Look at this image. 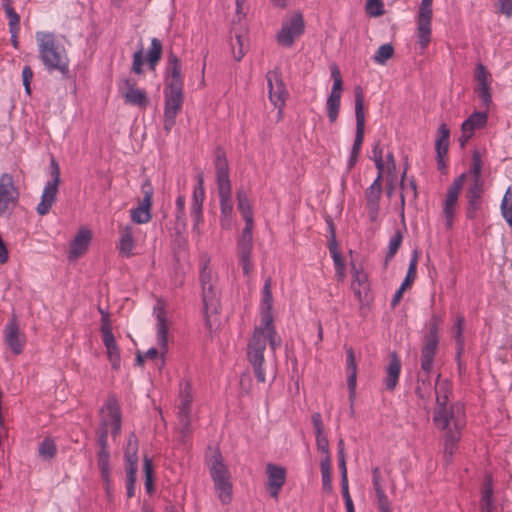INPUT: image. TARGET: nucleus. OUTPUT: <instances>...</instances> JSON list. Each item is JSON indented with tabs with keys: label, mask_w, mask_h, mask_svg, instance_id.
Wrapping results in <instances>:
<instances>
[{
	"label": "nucleus",
	"mask_w": 512,
	"mask_h": 512,
	"mask_svg": "<svg viewBox=\"0 0 512 512\" xmlns=\"http://www.w3.org/2000/svg\"><path fill=\"white\" fill-rule=\"evenodd\" d=\"M271 284L272 280L269 277L265 280L262 289L260 325L255 327L253 335L247 344V359L252 366L257 381L260 383L266 382L267 363L264 352L266 351L267 343L269 344L270 353L273 358L276 349L279 348L282 343L273 325Z\"/></svg>",
	"instance_id": "1"
},
{
	"label": "nucleus",
	"mask_w": 512,
	"mask_h": 512,
	"mask_svg": "<svg viewBox=\"0 0 512 512\" xmlns=\"http://www.w3.org/2000/svg\"><path fill=\"white\" fill-rule=\"evenodd\" d=\"M433 423L443 431L444 457L449 461L458 449L462 431L466 426V414L463 404L455 402L449 408L434 409Z\"/></svg>",
	"instance_id": "2"
},
{
	"label": "nucleus",
	"mask_w": 512,
	"mask_h": 512,
	"mask_svg": "<svg viewBox=\"0 0 512 512\" xmlns=\"http://www.w3.org/2000/svg\"><path fill=\"white\" fill-rule=\"evenodd\" d=\"M39 57L49 71H59L65 75L69 71V59L65 48L51 32L38 31L35 34Z\"/></svg>",
	"instance_id": "3"
},
{
	"label": "nucleus",
	"mask_w": 512,
	"mask_h": 512,
	"mask_svg": "<svg viewBox=\"0 0 512 512\" xmlns=\"http://www.w3.org/2000/svg\"><path fill=\"white\" fill-rule=\"evenodd\" d=\"M101 423L97 430L98 451L109 452L108 449V430L111 429L113 437H116L121 431V411L119 402L115 396H109L103 408L101 409Z\"/></svg>",
	"instance_id": "4"
},
{
	"label": "nucleus",
	"mask_w": 512,
	"mask_h": 512,
	"mask_svg": "<svg viewBox=\"0 0 512 512\" xmlns=\"http://www.w3.org/2000/svg\"><path fill=\"white\" fill-rule=\"evenodd\" d=\"M216 182L219 194L221 216L224 219L232 216V187L229 178V165L225 153L218 150L215 158Z\"/></svg>",
	"instance_id": "5"
},
{
	"label": "nucleus",
	"mask_w": 512,
	"mask_h": 512,
	"mask_svg": "<svg viewBox=\"0 0 512 512\" xmlns=\"http://www.w3.org/2000/svg\"><path fill=\"white\" fill-rule=\"evenodd\" d=\"M209 259H203L200 269V282L202 286V297L206 324L210 327V317L218 313L220 306L217 289L215 286L217 277L208 267Z\"/></svg>",
	"instance_id": "6"
},
{
	"label": "nucleus",
	"mask_w": 512,
	"mask_h": 512,
	"mask_svg": "<svg viewBox=\"0 0 512 512\" xmlns=\"http://www.w3.org/2000/svg\"><path fill=\"white\" fill-rule=\"evenodd\" d=\"M194 396L189 382H181L176 404L180 433L185 438L191 432V412Z\"/></svg>",
	"instance_id": "7"
},
{
	"label": "nucleus",
	"mask_w": 512,
	"mask_h": 512,
	"mask_svg": "<svg viewBox=\"0 0 512 512\" xmlns=\"http://www.w3.org/2000/svg\"><path fill=\"white\" fill-rule=\"evenodd\" d=\"M355 118H356V134L354 143L351 148L350 156L347 161L348 169H352L358 161L361 147L364 140L365 131V113L364 99L360 88L355 90Z\"/></svg>",
	"instance_id": "8"
},
{
	"label": "nucleus",
	"mask_w": 512,
	"mask_h": 512,
	"mask_svg": "<svg viewBox=\"0 0 512 512\" xmlns=\"http://www.w3.org/2000/svg\"><path fill=\"white\" fill-rule=\"evenodd\" d=\"M432 3L433 0H422L419 7L416 36L420 53H424L431 41Z\"/></svg>",
	"instance_id": "9"
},
{
	"label": "nucleus",
	"mask_w": 512,
	"mask_h": 512,
	"mask_svg": "<svg viewBox=\"0 0 512 512\" xmlns=\"http://www.w3.org/2000/svg\"><path fill=\"white\" fill-rule=\"evenodd\" d=\"M183 88H164V129L169 132L176 123V117L182 109Z\"/></svg>",
	"instance_id": "10"
},
{
	"label": "nucleus",
	"mask_w": 512,
	"mask_h": 512,
	"mask_svg": "<svg viewBox=\"0 0 512 512\" xmlns=\"http://www.w3.org/2000/svg\"><path fill=\"white\" fill-rule=\"evenodd\" d=\"M51 179L45 184L41 200L37 205V213L41 216L46 215L56 200L58 184L60 181V169L57 162L52 158L50 163Z\"/></svg>",
	"instance_id": "11"
},
{
	"label": "nucleus",
	"mask_w": 512,
	"mask_h": 512,
	"mask_svg": "<svg viewBox=\"0 0 512 512\" xmlns=\"http://www.w3.org/2000/svg\"><path fill=\"white\" fill-rule=\"evenodd\" d=\"M304 20L301 14H293L285 18L277 34V42L284 47H291L296 38L304 32Z\"/></svg>",
	"instance_id": "12"
},
{
	"label": "nucleus",
	"mask_w": 512,
	"mask_h": 512,
	"mask_svg": "<svg viewBox=\"0 0 512 512\" xmlns=\"http://www.w3.org/2000/svg\"><path fill=\"white\" fill-rule=\"evenodd\" d=\"M156 320H157V348H150L145 353V358L155 359L158 354H161L162 358L168 351V330L170 323L166 318V313L163 308H155ZM162 362L164 360L162 359Z\"/></svg>",
	"instance_id": "13"
},
{
	"label": "nucleus",
	"mask_w": 512,
	"mask_h": 512,
	"mask_svg": "<svg viewBox=\"0 0 512 512\" xmlns=\"http://www.w3.org/2000/svg\"><path fill=\"white\" fill-rule=\"evenodd\" d=\"M19 192L14 184L13 177L8 173L0 176V216L10 214L17 204Z\"/></svg>",
	"instance_id": "14"
},
{
	"label": "nucleus",
	"mask_w": 512,
	"mask_h": 512,
	"mask_svg": "<svg viewBox=\"0 0 512 512\" xmlns=\"http://www.w3.org/2000/svg\"><path fill=\"white\" fill-rule=\"evenodd\" d=\"M331 77L333 79V85L326 101V107L328 119L331 123H334L337 120L339 114L341 95L343 90L341 73L336 65L331 67Z\"/></svg>",
	"instance_id": "15"
},
{
	"label": "nucleus",
	"mask_w": 512,
	"mask_h": 512,
	"mask_svg": "<svg viewBox=\"0 0 512 512\" xmlns=\"http://www.w3.org/2000/svg\"><path fill=\"white\" fill-rule=\"evenodd\" d=\"M266 78L269 88V99L274 107L279 109V114H281L287 96L281 74L277 70H272L267 73Z\"/></svg>",
	"instance_id": "16"
},
{
	"label": "nucleus",
	"mask_w": 512,
	"mask_h": 512,
	"mask_svg": "<svg viewBox=\"0 0 512 512\" xmlns=\"http://www.w3.org/2000/svg\"><path fill=\"white\" fill-rule=\"evenodd\" d=\"M488 113L486 111L473 112L461 125V135L458 139L462 148L474 136L475 132L486 127Z\"/></svg>",
	"instance_id": "17"
},
{
	"label": "nucleus",
	"mask_w": 512,
	"mask_h": 512,
	"mask_svg": "<svg viewBox=\"0 0 512 512\" xmlns=\"http://www.w3.org/2000/svg\"><path fill=\"white\" fill-rule=\"evenodd\" d=\"M205 198L203 175L197 176V185L193 189L190 215L193 220V230L198 231L203 220V202Z\"/></svg>",
	"instance_id": "18"
},
{
	"label": "nucleus",
	"mask_w": 512,
	"mask_h": 512,
	"mask_svg": "<svg viewBox=\"0 0 512 512\" xmlns=\"http://www.w3.org/2000/svg\"><path fill=\"white\" fill-rule=\"evenodd\" d=\"M4 339L7 347L15 354L22 353L25 346V336L20 331L19 324L15 318L10 319L4 327Z\"/></svg>",
	"instance_id": "19"
},
{
	"label": "nucleus",
	"mask_w": 512,
	"mask_h": 512,
	"mask_svg": "<svg viewBox=\"0 0 512 512\" xmlns=\"http://www.w3.org/2000/svg\"><path fill=\"white\" fill-rule=\"evenodd\" d=\"M475 78L477 80L475 91L478 94V97L480 98L483 106L489 107L492 103L491 74L481 63L477 64L476 66Z\"/></svg>",
	"instance_id": "20"
},
{
	"label": "nucleus",
	"mask_w": 512,
	"mask_h": 512,
	"mask_svg": "<svg viewBox=\"0 0 512 512\" xmlns=\"http://www.w3.org/2000/svg\"><path fill=\"white\" fill-rule=\"evenodd\" d=\"M267 488L271 497L277 499L286 481V469L282 466L268 463L266 465Z\"/></svg>",
	"instance_id": "21"
},
{
	"label": "nucleus",
	"mask_w": 512,
	"mask_h": 512,
	"mask_svg": "<svg viewBox=\"0 0 512 512\" xmlns=\"http://www.w3.org/2000/svg\"><path fill=\"white\" fill-rule=\"evenodd\" d=\"M182 64L179 58L170 52L166 67V86L169 88H183Z\"/></svg>",
	"instance_id": "22"
},
{
	"label": "nucleus",
	"mask_w": 512,
	"mask_h": 512,
	"mask_svg": "<svg viewBox=\"0 0 512 512\" xmlns=\"http://www.w3.org/2000/svg\"><path fill=\"white\" fill-rule=\"evenodd\" d=\"M484 182H471L467 192V210L466 216L469 219L476 217L477 211L481 208V196L483 194Z\"/></svg>",
	"instance_id": "23"
},
{
	"label": "nucleus",
	"mask_w": 512,
	"mask_h": 512,
	"mask_svg": "<svg viewBox=\"0 0 512 512\" xmlns=\"http://www.w3.org/2000/svg\"><path fill=\"white\" fill-rule=\"evenodd\" d=\"M400 372L401 361L396 352H392L389 363L385 368V377L383 379L384 386L388 391H393L396 388Z\"/></svg>",
	"instance_id": "24"
},
{
	"label": "nucleus",
	"mask_w": 512,
	"mask_h": 512,
	"mask_svg": "<svg viewBox=\"0 0 512 512\" xmlns=\"http://www.w3.org/2000/svg\"><path fill=\"white\" fill-rule=\"evenodd\" d=\"M91 238L92 234L90 230L81 228L70 243L68 258L70 260H75L84 254L88 249Z\"/></svg>",
	"instance_id": "25"
},
{
	"label": "nucleus",
	"mask_w": 512,
	"mask_h": 512,
	"mask_svg": "<svg viewBox=\"0 0 512 512\" xmlns=\"http://www.w3.org/2000/svg\"><path fill=\"white\" fill-rule=\"evenodd\" d=\"M353 281L351 288L355 297L360 303H364L369 291L368 277L365 272L358 269L356 266L352 267Z\"/></svg>",
	"instance_id": "26"
},
{
	"label": "nucleus",
	"mask_w": 512,
	"mask_h": 512,
	"mask_svg": "<svg viewBox=\"0 0 512 512\" xmlns=\"http://www.w3.org/2000/svg\"><path fill=\"white\" fill-rule=\"evenodd\" d=\"M134 232L135 228L131 225L124 226L120 229L118 250L122 257L130 258L134 255Z\"/></svg>",
	"instance_id": "27"
},
{
	"label": "nucleus",
	"mask_w": 512,
	"mask_h": 512,
	"mask_svg": "<svg viewBox=\"0 0 512 512\" xmlns=\"http://www.w3.org/2000/svg\"><path fill=\"white\" fill-rule=\"evenodd\" d=\"M208 465L213 481L230 478L227 466L224 464L220 452L215 449L208 457Z\"/></svg>",
	"instance_id": "28"
},
{
	"label": "nucleus",
	"mask_w": 512,
	"mask_h": 512,
	"mask_svg": "<svg viewBox=\"0 0 512 512\" xmlns=\"http://www.w3.org/2000/svg\"><path fill=\"white\" fill-rule=\"evenodd\" d=\"M438 344L424 342L421 350V371L429 377L434 364Z\"/></svg>",
	"instance_id": "29"
},
{
	"label": "nucleus",
	"mask_w": 512,
	"mask_h": 512,
	"mask_svg": "<svg viewBox=\"0 0 512 512\" xmlns=\"http://www.w3.org/2000/svg\"><path fill=\"white\" fill-rule=\"evenodd\" d=\"M346 368L348 371L347 385L350 392V398L355 394L356 378H357V363L352 348L346 350Z\"/></svg>",
	"instance_id": "30"
},
{
	"label": "nucleus",
	"mask_w": 512,
	"mask_h": 512,
	"mask_svg": "<svg viewBox=\"0 0 512 512\" xmlns=\"http://www.w3.org/2000/svg\"><path fill=\"white\" fill-rule=\"evenodd\" d=\"M128 85L127 91L124 93V98L126 103L145 107L148 104V98L144 90L136 88L133 84H130L129 81H126Z\"/></svg>",
	"instance_id": "31"
},
{
	"label": "nucleus",
	"mask_w": 512,
	"mask_h": 512,
	"mask_svg": "<svg viewBox=\"0 0 512 512\" xmlns=\"http://www.w3.org/2000/svg\"><path fill=\"white\" fill-rule=\"evenodd\" d=\"M466 179V173H462L460 176L455 178L452 184L448 187L447 193L443 204L457 206L460 192L463 188L464 181Z\"/></svg>",
	"instance_id": "32"
},
{
	"label": "nucleus",
	"mask_w": 512,
	"mask_h": 512,
	"mask_svg": "<svg viewBox=\"0 0 512 512\" xmlns=\"http://www.w3.org/2000/svg\"><path fill=\"white\" fill-rule=\"evenodd\" d=\"M124 457L127 467H138V440L134 433L128 437Z\"/></svg>",
	"instance_id": "33"
},
{
	"label": "nucleus",
	"mask_w": 512,
	"mask_h": 512,
	"mask_svg": "<svg viewBox=\"0 0 512 512\" xmlns=\"http://www.w3.org/2000/svg\"><path fill=\"white\" fill-rule=\"evenodd\" d=\"M229 479L213 481L218 498L224 505L229 504L232 500V484Z\"/></svg>",
	"instance_id": "34"
},
{
	"label": "nucleus",
	"mask_w": 512,
	"mask_h": 512,
	"mask_svg": "<svg viewBox=\"0 0 512 512\" xmlns=\"http://www.w3.org/2000/svg\"><path fill=\"white\" fill-rule=\"evenodd\" d=\"M237 197V208L241 213L244 221H254L252 207L249 201V198L246 192L242 189L238 190L236 193Z\"/></svg>",
	"instance_id": "35"
},
{
	"label": "nucleus",
	"mask_w": 512,
	"mask_h": 512,
	"mask_svg": "<svg viewBox=\"0 0 512 512\" xmlns=\"http://www.w3.org/2000/svg\"><path fill=\"white\" fill-rule=\"evenodd\" d=\"M162 56V43L157 38L151 39V46L147 52V63L151 70H155V67Z\"/></svg>",
	"instance_id": "36"
},
{
	"label": "nucleus",
	"mask_w": 512,
	"mask_h": 512,
	"mask_svg": "<svg viewBox=\"0 0 512 512\" xmlns=\"http://www.w3.org/2000/svg\"><path fill=\"white\" fill-rule=\"evenodd\" d=\"M97 463L100 470L101 478L104 484H108L110 481V452L98 451L97 452Z\"/></svg>",
	"instance_id": "37"
},
{
	"label": "nucleus",
	"mask_w": 512,
	"mask_h": 512,
	"mask_svg": "<svg viewBox=\"0 0 512 512\" xmlns=\"http://www.w3.org/2000/svg\"><path fill=\"white\" fill-rule=\"evenodd\" d=\"M482 167L483 162L481 154L478 150H474L472 153L471 165L469 169V173L471 175V182H484L481 175Z\"/></svg>",
	"instance_id": "38"
},
{
	"label": "nucleus",
	"mask_w": 512,
	"mask_h": 512,
	"mask_svg": "<svg viewBox=\"0 0 512 512\" xmlns=\"http://www.w3.org/2000/svg\"><path fill=\"white\" fill-rule=\"evenodd\" d=\"M481 508L482 512H493L494 510L493 487L490 477H487L485 481V486L481 497Z\"/></svg>",
	"instance_id": "39"
},
{
	"label": "nucleus",
	"mask_w": 512,
	"mask_h": 512,
	"mask_svg": "<svg viewBox=\"0 0 512 512\" xmlns=\"http://www.w3.org/2000/svg\"><path fill=\"white\" fill-rule=\"evenodd\" d=\"M381 194L366 192V208L371 222L377 220Z\"/></svg>",
	"instance_id": "40"
},
{
	"label": "nucleus",
	"mask_w": 512,
	"mask_h": 512,
	"mask_svg": "<svg viewBox=\"0 0 512 512\" xmlns=\"http://www.w3.org/2000/svg\"><path fill=\"white\" fill-rule=\"evenodd\" d=\"M436 406L435 409L449 408V386L447 382H439L435 386Z\"/></svg>",
	"instance_id": "41"
},
{
	"label": "nucleus",
	"mask_w": 512,
	"mask_h": 512,
	"mask_svg": "<svg viewBox=\"0 0 512 512\" xmlns=\"http://www.w3.org/2000/svg\"><path fill=\"white\" fill-rule=\"evenodd\" d=\"M442 322V319L438 315H433L429 321V331L424 337V342L428 343H439V327Z\"/></svg>",
	"instance_id": "42"
},
{
	"label": "nucleus",
	"mask_w": 512,
	"mask_h": 512,
	"mask_svg": "<svg viewBox=\"0 0 512 512\" xmlns=\"http://www.w3.org/2000/svg\"><path fill=\"white\" fill-rule=\"evenodd\" d=\"M39 456L44 460H51L57 453V447L53 439L45 438L39 445Z\"/></svg>",
	"instance_id": "43"
},
{
	"label": "nucleus",
	"mask_w": 512,
	"mask_h": 512,
	"mask_svg": "<svg viewBox=\"0 0 512 512\" xmlns=\"http://www.w3.org/2000/svg\"><path fill=\"white\" fill-rule=\"evenodd\" d=\"M394 55V48L391 44L381 45L373 55V61L379 65H384Z\"/></svg>",
	"instance_id": "44"
},
{
	"label": "nucleus",
	"mask_w": 512,
	"mask_h": 512,
	"mask_svg": "<svg viewBox=\"0 0 512 512\" xmlns=\"http://www.w3.org/2000/svg\"><path fill=\"white\" fill-rule=\"evenodd\" d=\"M231 47L234 59L240 61L247 50V39L243 35L236 33L235 42L231 43Z\"/></svg>",
	"instance_id": "45"
},
{
	"label": "nucleus",
	"mask_w": 512,
	"mask_h": 512,
	"mask_svg": "<svg viewBox=\"0 0 512 512\" xmlns=\"http://www.w3.org/2000/svg\"><path fill=\"white\" fill-rule=\"evenodd\" d=\"M331 460L330 456L326 455L325 459L321 461V475H322V486L325 491L332 490L331 484Z\"/></svg>",
	"instance_id": "46"
},
{
	"label": "nucleus",
	"mask_w": 512,
	"mask_h": 512,
	"mask_svg": "<svg viewBox=\"0 0 512 512\" xmlns=\"http://www.w3.org/2000/svg\"><path fill=\"white\" fill-rule=\"evenodd\" d=\"M141 192L143 194V198L138 204L139 207H142L150 212L152 206L153 199V187L149 180H146L141 186Z\"/></svg>",
	"instance_id": "47"
},
{
	"label": "nucleus",
	"mask_w": 512,
	"mask_h": 512,
	"mask_svg": "<svg viewBox=\"0 0 512 512\" xmlns=\"http://www.w3.org/2000/svg\"><path fill=\"white\" fill-rule=\"evenodd\" d=\"M239 251V257H240V264L243 269V273L245 276H249L253 269V263H252V248H238Z\"/></svg>",
	"instance_id": "48"
},
{
	"label": "nucleus",
	"mask_w": 512,
	"mask_h": 512,
	"mask_svg": "<svg viewBox=\"0 0 512 512\" xmlns=\"http://www.w3.org/2000/svg\"><path fill=\"white\" fill-rule=\"evenodd\" d=\"M465 319L463 316H457L456 323L453 327L454 330V338L457 344V355L459 356L463 350L464 338H463V330H464Z\"/></svg>",
	"instance_id": "49"
},
{
	"label": "nucleus",
	"mask_w": 512,
	"mask_h": 512,
	"mask_svg": "<svg viewBox=\"0 0 512 512\" xmlns=\"http://www.w3.org/2000/svg\"><path fill=\"white\" fill-rule=\"evenodd\" d=\"M254 221H245V227L242 230V235L238 242V248H252V230Z\"/></svg>",
	"instance_id": "50"
},
{
	"label": "nucleus",
	"mask_w": 512,
	"mask_h": 512,
	"mask_svg": "<svg viewBox=\"0 0 512 512\" xmlns=\"http://www.w3.org/2000/svg\"><path fill=\"white\" fill-rule=\"evenodd\" d=\"M144 473H145V490L148 494H152L154 491L153 484V467L152 460L148 457L144 458Z\"/></svg>",
	"instance_id": "51"
},
{
	"label": "nucleus",
	"mask_w": 512,
	"mask_h": 512,
	"mask_svg": "<svg viewBox=\"0 0 512 512\" xmlns=\"http://www.w3.org/2000/svg\"><path fill=\"white\" fill-rule=\"evenodd\" d=\"M137 469L138 467H126V490L128 498H132L135 495Z\"/></svg>",
	"instance_id": "52"
},
{
	"label": "nucleus",
	"mask_w": 512,
	"mask_h": 512,
	"mask_svg": "<svg viewBox=\"0 0 512 512\" xmlns=\"http://www.w3.org/2000/svg\"><path fill=\"white\" fill-rule=\"evenodd\" d=\"M131 219L134 223L145 224L151 220V213L146 209L137 206L131 210Z\"/></svg>",
	"instance_id": "53"
},
{
	"label": "nucleus",
	"mask_w": 512,
	"mask_h": 512,
	"mask_svg": "<svg viewBox=\"0 0 512 512\" xmlns=\"http://www.w3.org/2000/svg\"><path fill=\"white\" fill-rule=\"evenodd\" d=\"M449 138H450V130L448 126L443 123L438 128V135L435 142V146H441L445 150L446 148H449Z\"/></svg>",
	"instance_id": "54"
},
{
	"label": "nucleus",
	"mask_w": 512,
	"mask_h": 512,
	"mask_svg": "<svg viewBox=\"0 0 512 512\" xmlns=\"http://www.w3.org/2000/svg\"><path fill=\"white\" fill-rule=\"evenodd\" d=\"M11 23H9V32L11 34V43L14 48L19 47V41H18V33L20 30V17L15 16L14 14L11 15Z\"/></svg>",
	"instance_id": "55"
},
{
	"label": "nucleus",
	"mask_w": 512,
	"mask_h": 512,
	"mask_svg": "<svg viewBox=\"0 0 512 512\" xmlns=\"http://www.w3.org/2000/svg\"><path fill=\"white\" fill-rule=\"evenodd\" d=\"M422 376H419L418 380V386L416 388V393L422 400L428 399L431 394L432 386L429 382V377L426 376V379L421 378Z\"/></svg>",
	"instance_id": "56"
},
{
	"label": "nucleus",
	"mask_w": 512,
	"mask_h": 512,
	"mask_svg": "<svg viewBox=\"0 0 512 512\" xmlns=\"http://www.w3.org/2000/svg\"><path fill=\"white\" fill-rule=\"evenodd\" d=\"M416 269H417V256L415 255L410 260V263H409V266H408V270H407V273H406V277L403 280L401 286H404V288H407V287H409L412 284V282L416 278Z\"/></svg>",
	"instance_id": "57"
},
{
	"label": "nucleus",
	"mask_w": 512,
	"mask_h": 512,
	"mask_svg": "<svg viewBox=\"0 0 512 512\" xmlns=\"http://www.w3.org/2000/svg\"><path fill=\"white\" fill-rule=\"evenodd\" d=\"M401 243H402V234L400 232H397L389 240L388 251L386 254L387 259H392L395 256Z\"/></svg>",
	"instance_id": "58"
},
{
	"label": "nucleus",
	"mask_w": 512,
	"mask_h": 512,
	"mask_svg": "<svg viewBox=\"0 0 512 512\" xmlns=\"http://www.w3.org/2000/svg\"><path fill=\"white\" fill-rule=\"evenodd\" d=\"M367 12L371 16H381L384 13L383 3L381 0H368L366 4Z\"/></svg>",
	"instance_id": "59"
},
{
	"label": "nucleus",
	"mask_w": 512,
	"mask_h": 512,
	"mask_svg": "<svg viewBox=\"0 0 512 512\" xmlns=\"http://www.w3.org/2000/svg\"><path fill=\"white\" fill-rule=\"evenodd\" d=\"M376 493V496H377V504H378V509L380 512H391V509H390V502H389V499L385 493V490L382 489V490H379Z\"/></svg>",
	"instance_id": "60"
},
{
	"label": "nucleus",
	"mask_w": 512,
	"mask_h": 512,
	"mask_svg": "<svg viewBox=\"0 0 512 512\" xmlns=\"http://www.w3.org/2000/svg\"><path fill=\"white\" fill-rule=\"evenodd\" d=\"M456 206L443 204L442 214L445 218V225L449 229L452 227L455 218Z\"/></svg>",
	"instance_id": "61"
},
{
	"label": "nucleus",
	"mask_w": 512,
	"mask_h": 512,
	"mask_svg": "<svg viewBox=\"0 0 512 512\" xmlns=\"http://www.w3.org/2000/svg\"><path fill=\"white\" fill-rule=\"evenodd\" d=\"M144 64L143 49L140 48L133 54L132 71L136 74L142 73V66Z\"/></svg>",
	"instance_id": "62"
},
{
	"label": "nucleus",
	"mask_w": 512,
	"mask_h": 512,
	"mask_svg": "<svg viewBox=\"0 0 512 512\" xmlns=\"http://www.w3.org/2000/svg\"><path fill=\"white\" fill-rule=\"evenodd\" d=\"M185 203L186 199L184 195H178L175 201L176 206V219L178 222H184L185 220Z\"/></svg>",
	"instance_id": "63"
},
{
	"label": "nucleus",
	"mask_w": 512,
	"mask_h": 512,
	"mask_svg": "<svg viewBox=\"0 0 512 512\" xmlns=\"http://www.w3.org/2000/svg\"><path fill=\"white\" fill-rule=\"evenodd\" d=\"M106 350L112 368L118 369L120 367V352L117 345L113 346V348H107Z\"/></svg>",
	"instance_id": "64"
}]
</instances>
